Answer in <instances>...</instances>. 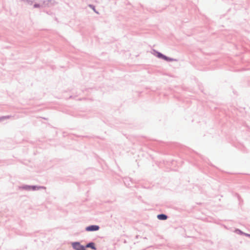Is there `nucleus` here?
<instances>
[{
    "mask_svg": "<svg viewBox=\"0 0 250 250\" xmlns=\"http://www.w3.org/2000/svg\"><path fill=\"white\" fill-rule=\"evenodd\" d=\"M20 188L25 190L27 191H35L39 190L42 188H45L43 186H40L37 185H23L21 187H20Z\"/></svg>",
    "mask_w": 250,
    "mask_h": 250,
    "instance_id": "f257e3e1",
    "label": "nucleus"
},
{
    "mask_svg": "<svg viewBox=\"0 0 250 250\" xmlns=\"http://www.w3.org/2000/svg\"><path fill=\"white\" fill-rule=\"evenodd\" d=\"M71 246L74 250H84V246L79 241H74L71 243Z\"/></svg>",
    "mask_w": 250,
    "mask_h": 250,
    "instance_id": "f03ea898",
    "label": "nucleus"
},
{
    "mask_svg": "<svg viewBox=\"0 0 250 250\" xmlns=\"http://www.w3.org/2000/svg\"><path fill=\"white\" fill-rule=\"evenodd\" d=\"M100 227L97 225H90L85 227V230L86 231H96L99 230Z\"/></svg>",
    "mask_w": 250,
    "mask_h": 250,
    "instance_id": "7ed1b4c3",
    "label": "nucleus"
},
{
    "mask_svg": "<svg viewBox=\"0 0 250 250\" xmlns=\"http://www.w3.org/2000/svg\"><path fill=\"white\" fill-rule=\"evenodd\" d=\"M84 246V250H86V248H90L92 249V250H97V248L96 246L95 243L93 241H90L87 243Z\"/></svg>",
    "mask_w": 250,
    "mask_h": 250,
    "instance_id": "20e7f679",
    "label": "nucleus"
},
{
    "mask_svg": "<svg viewBox=\"0 0 250 250\" xmlns=\"http://www.w3.org/2000/svg\"><path fill=\"white\" fill-rule=\"evenodd\" d=\"M168 216L164 213H160L157 215V218L160 220H166L168 218Z\"/></svg>",
    "mask_w": 250,
    "mask_h": 250,
    "instance_id": "39448f33",
    "label": "nucleus"
},
{
    "mask_svg": "<svg viewBox=\"0 0 250 250\" xmlns=\"http://www.w3.org/2000/svg\"><path fill=\"white\" fill-rule=\"evenodd\" d=\"M158 57L159 58H162L163 59H164V60H165L166 61H171L172 60V59H169L161 53H158Z\"/></svg>",
    "mask_w": 250,
    "mask_h": 250,
    "instance_id": "423d86ee",
    "label": "nucleus"
},
{
    "mask_svg": "<svg viewBox=\"0 0 250 250\" xmlns=\"http://www.w3.org/2000/svg\"><path fill=\"white\" fill-rule=\"evenodd\" d=\"M235 232H236L237 234L242 235H244V232L239 229H236L235 230Z\"/></svg>",
    "mask_w": 250,
    "mask_h": 250,
    "instance_id": "0eeeda50",
    "label": "nucleus"
},
{
    "mask_svg": "<svg viewBox=\"0 0 250 250\" xmlns=\"http://www.w3.org/2000/svg\"><path fill=\"white\" fill-rule=\"evenodd\" d=\"M244 235L250 238V234L244 232Z\"/></svg>",
    "mask_w": 250,
    "mask_h": 250,
    "instance_id": "6e6552de",
    "label": "nucleus"
},
{
    "mask_svg": "<svg viewBox=\"0 0 250 250\" xmlns=\"http://www.w3.org/2000/svg\"><path fill=\"white\" fill-rule=\"evenodd\" d=\"M141 236H139V235H136V236H135L136 239H138V238H141Z\"/></svg>",
    "mask_w": 250,
    "mask_h": 250,
    "instance_id": "1a4fd4ad",
    "label": "nucleus"
},
{
    "mask_svg": "<svg viewBox=\"0 0 250 250\" xmlns=\"http://www.w3.org/2000/svg\"><path fill=\"white\" fill-rule=\"evenodd\" d=\"M142 198V197L141 196H139L138 197V199L140 200Z\"/></svg>",
    "mask_w": 250,
    "mask_h": 250,
    "instance_id": "9d476101",
    "label": "nucleus"
},
{
    "mask_svg": "<svg viewBox=\"0 0 250 250\" xmlns=\"http://www.w3.org/2000/svg\"><path fill=\"white\" fill-rule=\"evenodd\" d=\"M143 238H144V239H146V237H144Z\"/></svg>",
    "mask_w": 250,
    "mask_h": 250,
    "instance_id": "9b49d317",
    "label": "nucleus"
}]
</instances>
